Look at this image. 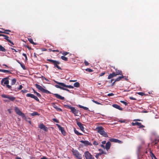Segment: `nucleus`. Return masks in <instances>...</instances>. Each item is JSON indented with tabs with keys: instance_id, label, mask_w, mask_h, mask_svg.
Instances as JSON below:
<instances>
[{
	"instance_id": "nucleus-18",
	"label": "nucleus",
	"mask_w": 159,
	"mask_h": 159,
	"mask_svg": "<svg viewBox=\"0 0 159 159\" xmlns=\"http://www.w3.org/2000/svg\"><path fill=\"white\" fill-rule=\"evenodd\" d=\"M116 75L115 72H113L112 73L110 74L108 77V79H110L114 77H116Z\"/></svg>"
},
{
	"instance_id": "nucleus-32",
	"label": "nucleus",
	"mask_w": 159,
	"mask_h": 159,
	"mask_svg": "<svg viewBox=\"0 0 159 159\" xmlns=\"http://www.w3.org/2000/svg\"><path fill=\"white\" fill-rule=\"evenodd\" d=\"M0 51H2L4 52L6 51L5 49L1 45H0Z\"/></svg>"
},
{
	"instance_id": "nucleus-36",
	"label": "nucleus",
	"mask_w": 159,
	"mask_h": 159,
	"mask_svg": "<svg viewBox=\"0 0 159 159\" xmlns=\"http://www.w3.org/2000/svg\"><path fill=\"white\" fill-rule=\"evenodd\" d=\"M28 40L30 42L32 43V44H36V43H35L34 42H33V40L31 39V38H30V39H28Z\"/></svg>"
},
{
	"instance_id": "nucleus-21",
	"label": "nucleus",
	"mask_w": 159,
	"mask_h": 159,
	"mask_svg": "<svg viewBox=\"0 0 159 159\" xmlns=\"http://www.w3.org/2000/svg\"><path fill=\"white\" fill-rule=\"evenodd\" d=\"M39 128L41 129H47V127H45L43 124H41L39 125Z\"/></svg>"
},
{
	"instance_id": "nucleus-10",
	"label": "nucleus",
	"mask_w": 159,
	"mask_h": 159,
	"mask_svg": "<svg viewBox=\"0 0 159 159\" xmlns=\"http://www.w3.org/2000/svg\"><path fill=\"white\" fill-rule=\"evenodd\" d=\"M98 132L101 135L105 137H108L107 134L106 132L104 130H98Z\"/></svg>"
},
{
	"instance_id": "nucleus-2",
	"label": "nucleus",
	"mask_w": 159,
	"mask_h": 159,
	"mask_svg": "<svg viewBox=\"0 0 159 159\" xmlns=\"http://www.w3.org/2000/svg\"><path fill=\"white\" fill-rule=\"evenodd\" d=\"M8 78L7 77L5 78H4L1 81V83L3 85H6L7 87L9 89H11V85H10L8 84L9 83V81L8 80Z\"/></svg>"
},
{
	"instance_id": "nucleus-27",
	"label": "nucleus",
	"mask_w": 159,
	"mask_h": 159,
	"mask_svg": "<svg viewBox=\"0 0 159 159\" xmlns=\"http://www.w3.org/2000/svg\"><path fill=\"white\" fill-rule=\"evenodd\" d=\"M6 31H8L9 32H11V31L9 30H5L4 32H3L2 31H0V33H5L7 34H9V33H8V32H6Z\"/></svg>"
},
{
	"instance_id": "nucleus-14",
	"label": "nucleus",
	"mask_w": 159,
	"mask_h": 159,
	"mask_svg": "<svg viewBox=\"0 0 159 159\" xmlns=\"http://www.w3.org/2000/svg\"><path fill=\"white\" fill-rule=\"evenodd\" d=\"M54 95L55 96V97L57 98L63 100L65 99L64 97L61 96V95L55 93L54 94Z\"/></svg>"
},
{
	"instance_id": "nucleus-9",
	"label": "nucleus",
	"mask_w": 159,
	"mask_h": 159,
	"mask_svg": "<svg viewBox=\"0 0 159 159\" xmlns=\"http://www.w3.org/2000/svg\"><path fill=\"white\" fill-rule=\"evenodd\" d=\"M26 96L27 97H30L34 99L37 101L39 102V99L38 98V97L33 94L28 93L26 94Z\"/></svg>"
},
{
	"instance_id": "nucleus-23",
	"label": "nucleus",
	"mask_w": 159,
	"mask_h": 159,
	"mask_svg": "<svg viewBox=\"0 0 159 159\" xmlns=\"http://www.w3.org/2000/svg\"><path fill=\"white\" fill-rule=\"evenodd\" d=\"M0 72L4 73H8V74H11V72L9 70H2V69H0Z\"/></svg>"
},
{
	"instance_id": "nucleus-64",
	"label": "nucleus",
	"mask_w": 159,
	"mask_h": 159,
	"mask_svg": "<svg viewBox=\"0 0 159 159\" xmlns=\"http://www.w3.org/2000/svg\"><path fill=\"white\" fill-rule=\"evenodd\" d=\"M41 159H48L47 157H42Z\"/></svg>"
},
{
	"instance_id": "nucleus-30",
	"label": "nucleus",
	"mask_w": 159,
	"mask_h": 159,
	"mask_svg": "<svg viewBox=\"0 0 159 159\" xmlns=\"http://www.w3.org/2000/svg\"><path fill=\"white\" fill-rule=\"evenodd\" d=\"M16 82V79H13L11 80V85H13L15 84Z\"/></svg>"
},
{
	"instance_id": "nucleus-3",
	"label": "nucleus",
	"mask_w": 159,
	"mask_h": 159,
	"mask_svg": "<svg viewBox=\"0 0 159 159\" xmlns=\"http://www.w3.org/2000/svg\"><path fill=\"white\" fill-rule=\"evenodd\" d=\"M72 152L76 159H82V155L77 150L73 149Z\"/></svg>"
},
{
	"instance_id": "nucleus-54",
	"label": "nucleus",
	"mask_w": 159,
	"mask_h": 159,
	"mask_svg": "<svg viewBox=\"0 0 159 159\" xmlns=\"http://www.w3.org/2000/svg\"><path fill=\"white\" fill-rule=\"evenodd\" d=\"M114 94L113 93H109L107 94V96L109 97H110V96H114Z\"/></svg>"
},
{
	"instance_id": "nucleus-29",
	"label": "nucleus",
	"mask_w": 159,
	"mask_h": 159,
	"mask_svg": "<svg viewBox=\"0 0 159 159\" xmlns=\"http://www.w3.org/2000/svg\"><path fill=\"white\" fill-rule=\"evenodd\" d=\"M74 131L77 135H81L83 134L82 132H79L77 130H74Z\"/></svg>"
},
{
	"instance_id": "nucleus-34",
	"label": "nucleus",
	"mask_w": 159,
	"mask_h": 159,
	"mask_svg": "<svg viewBox=\"0 0 159 159\" xmlns=\"http://www.w3.org/2000/svg\"><path fill=\"white\" fill-rule=\"evenodd\" d=\"M110 141L111 142L116 143L117 142V141H118V139L112 138L110 139Z\"/></svg>"
},
{
	"instance_id": "nucleus-55",
	"label": "nucleus",
	"mask_w": 159,
	"mask_h": 159,
	"mask_svg": "<svg viewBox=\"0 0 159 159\" xmlns=\"http://www.w3.org/2000/svg\"><path fill=\"white\" fill-rule=\"evenodd\" d=\"M93 144L94 145H98V143H97V142H96V141H94L93 142Z\"/></svg>"
},
{
	"instance_id": "nucleus-5",
	"label": "nucleus",
	"mask_w": 159,
	"mask_h": 159,
	"mask_svg": "<svg viewBox=\"0 0 159 159\" xmlns=\"http://www.w3.org/2000/svg\"><path fill=\"white\" fill-rule=\"evenodd\" d=\"M35 86L36 87V88L39 90L41 91L43 93H46L47 94H50L51 93L49 91L43 88L42 86H40V85L37 84H35Z\"/></svg>"
},
{
	"instance_id": "nucleus-13",
	"label": "nucleus",
	"mask_w": 159,
	"mask_h": 159,
	"mask_svg": "<svg viewBox=\"0 0 159 159\" xmlns=\"http://www.w3.org/2000/svg\"><path fill=\"white\" fill-rule=\"evenodd\" d=\"M55 87L57 88H59V89H62L63 90H66V91L68 92H70V91L68 89H66V88H65L64 87H61L58 85H55Z\"/></svg>"
},
{
	"instance_id": "nucleus-1",
	"label": "nucleus",
	"mask_w": 159,
	"mask_h": 159,
	"mask_svg": "<svg viewBox=\"0 0 159 159\" xmlns=\"http://www.w3.org/2000/svg\"><path fill=\"white\" fill-rule=\"evenodd\" d=\"M47 60L50 62L49 63L53 64L54 68H57L59 70L61 69V68L58 65L60 64V62L59 61L51 59H47Z\"/></svg>"
},
{
	"instance_id": "nucleus-38",
	"label": "nucleus",
	"mask_w": 159,
	"mask_h": 159,
	"mask_svg": "<svg viewBox=\"0 0 159 159\" xmlns=\"http://www.w3.org/2000/svg\"><path fill=\"white\" fill-rule=\"evenodd\" d=\"M61 133L64 135H66V132L65 130H59Z\"/></svg>"
},
{
	"instance_id": "nucleus-44",
	"label": "nucleus",
	"mask_w": 159,
	"mask_h": 159,
	"mask_svg": "<svg viewBox=\"0 0 159 159\" xmlns=\"http://www.w3.org/2000/svg\"><path fill=\"white\" fill-rule=\"evenodd\" d=\"M28 92V90L26 89H24L23 90H22L21 91V92H22L23 93H26Z\"/></svg>"
},
{
	"instance_id": "nucleus-47",
	"label": "nucleus",
	"mask_w": 159,
	"mask_h": 159,
	"mask_svg": "<svg viewBox=\"0 0 159 159\" xmlns=\"http://www.w3.org/2000/svg\"><path fill=\"white\" fill-rule=\"evenodd\" d=\"M11 49H12V50H14V51L16 52H17L18 51L19 52H20L21 51V50H19V49H18V51H17L15 49L13 48H11Z\"/></svg>"
},
{
	"instance_id": "nucleus-35",
	"label": "nucleus",
	"mask_w": 159,
	"mask_h": 159,
	"mask_svg": "<svg viewBox=\"0 0 159 159\" xmlns=\"http://www.w3.org/2000/svg\"><path fill=\"white\" fill-rule=\"evenodd\" d=\"M4 37V39L7 40L8 42L10 40L9 39V37L7 36L4 34V36H3Z\"/></svg>"
},
{
	"instance_id": "nucleus-52",
	"label": "nucleus",
	"mask_w": 159,
	"mask_h": 159,
	"mask_svg": "<svg viewBox=\"0 0 159 159\" xmlns=\"http://www.w3.org/2000/svg\"><path fill=\"white\" fill-rule=\"evenodd\" d=\"M129 99L131 100H136V98H135L132 97H130Z\"/></svg>"
},
{
	"instance_id": "nucleus-57",
	"label": "nucleus",
	"mask_w": 159,
	"mask_h": 159,
	"mask_svg": "<svg viewBox=\"0 0 159 159\" xmlns=\"http://www.w3.org/2000/svg\"><path fill=\"white\" fill-rule=\"evenodd\" d=\"M52 51L53 52H59V51L58 50H52Z\"/></svg>"
},
{
	"instance_id": "nucleus-61",
	"label": "nucleus",
	"mask_w": 159,
	"mask_h": 159,
	"mask_svg": "<svg viewBox=\"0 0 159 159\" xmlns=\"http://www.w3.org/2000/svg\"><path fill=\"white\" fill-rule=\"evenodd\" d=\"M8 42L9 43H11L12 45H14L13 43L10 40V41H9Z\"/></svg>"
},
{
	"instance_id": "nucleus-42",
	"label": "nucleus",
	"mask_w": 159,
	"mask_h": 159,
	"mask_svg": "<svg viewBox=\"0 0 159 159\" xmlns=\"http://www.w3.org/2000/svg\"><path fill=\"white\" fill-rule=\"evenodd\" d=\"M22 55L25 57V61H27L28 59H27V55H26V54L23 53L22 54Z\"/></svg>"
},
{
	"instance_id": "nucleus-62",
	"label": "nucleus",
	"mask_w": 159,
	"mask_h": 159,
	"mask_svg": "<svg viewBox=\"0 0 159 159\" xmlns=\"http://www.w3.org/2000/svg\"><path fill=\"white\" fill-rule=\"evenodd\" d=\"M119 122L120 123H124L125 122V120H119Z\"/></svg>"
},
{
	"instance_id": "nucleus-56",
	"label": "nucleus",
	"mask_w": 159,
	"mask_h": 159,
	"mask_svg": "<svg viewBox=\"0 0 159 159\" xmlns=\"http://www.w3.org/2000/svg\"><path fill=\"white\" fill-rule=\"evenodd\" d=\"M105 74V72H102V73H101V74H100L99 76H102L103 75H104Z\"/></svg>"
},
{
	"instance_id": "nucleus-12",
	"label": "nucleus",
	"mask_w": 159,
	"mask_h": 159,
	"mask_svg": "<svg viewBox=\"0 0 159 159\" xmlns=\"http://www.w3.org/2000/svg\"><path fill=\"white\" fill-rule=\"evenodd\" d=\"M52 105L53 107L56 109L57 111H62V109L58 107L54 103H52Z\"/></svg>"
},
{
	"instance_id": "nucleus-4",
	"label": "nucleus",
	"mask_w": 159,
	"mask_h": 159,
	"mask_svg": "<svg viewBox=\"0 0 159 159\" xmlns=\"http://www.w3.org/2000/svg\"><path fill=\"white\" fill-rule=\"evenodd\" d=\"M65 107L68 109H70L71 111L74 114L75 116H78L77 114L79 113V111L78 110H76L74 107H71L69 105H66Z\"/></svg>"
},
{
	"instance_id": "nucleus-63",
	"label": "nucleus",
	"mask_w": 159,
	"mask_h": 159,
	"mask_svg": "<svg viewBox=\"0 0 159 159\" xmlns=\"http://www.w3.org/2000/svg\"><path fill=\"white\" fill-rule=\"evenodd\" d=\"M29 50H30L31 49V47H30L29 46H25Z\"/></svg>"
},
{
	"instance_id": "nucleus-17",
	"label": "nucleus",
	"mask_w": 159,
	"mask_h": 159,
	"mask_svg": "<svg viewBox=\"0 0 159 159\" xmlns=\"http://www.w3.org/2000/svg\"><path fill=\"white\" fill-rule=\"evenodd\" d=\"M124 78V76L123 75H122L121 76H119L116 79L115 81L113 83L112 85H113L115 84V82L116 81H118L120 80L122 78Z\"/></svg>"
},
{
	"instance_id": "nucleus-16",
	"label": "nucleus",
	"mask_w": 159,
	"mask_h": 159,
	"mask_svg": "<svg viewBox=\"0 0 159 159\" xmlns=\"http://www.w3.org/2000/svg\"><path fill=\"white\" fill-rule=\"evenodd\" d=\"M99 151H102L101 153H97L96 154V155H95V157L97 158H98L102 154H106V153H105L104 152H103V151L101 149H99Z\"/></svg>"
},
{
	"instance_id": "nucleus-49",
	"label": "nucleus",
	"mask_w": 159,
	"mask_h": 159,
	"mask_svg": "<svg viewBox=\"0 0 159 159\" xmlns=\"http://www.w3.org/2000/svg\"><path fill=\"white\" fill-rule=\"evenodd\" d=\"M84 63L85 65L86 66H88L89 65L88 62L85 60L84 61Z\"/></svg>"
},
{
	"instance_id": "nucleus-8",
	"label": "nucleus",
	"mask_w": 159,
	"mask_h": 159,
	"mask_svg": "<svg viewBox=\"0 0 159 159\" xmlns=\"http://www.w3.org/2000/svg\"><path fill=\"white\" fill-rule=\"evenodd\" d=\"M2 97L3 98H8L11 101H13L16 99V98L14 97L11 96L4 94H2Z\"/></svg>"
},
{
	"instance_id": "nucleus-50",
	"label": "nucleus",
	"mask_w": 159,
	"mask_h": 159,
	"mask_svg": "<svg viewBox=\"0 0 159 159\" xmlns=\"http://www.w3.org/2000/svg\"><path fill=\"white\" fill-rule=\"evenodd\" d=\"M137 122H132V125L133 126H135V125H136L137 123Z\"/></svg>"
},
{
	"instance_id": "nucleus-40",
	"label": "nucleus",
	"mask_w": 159,
	"mask_h": 159,
	"mask_svg": "<svg viewBox=\"0 0 159 159\" xmlns=\"http://www.w3.org/2000/svg\"><path fill=\"white\" fill-rule=\"evenodd\" d=\"M92 102H93L95 103L96 104H98V105H102L101 103L94 100H92Z\"/></svg>"
},
{
	"instance_id": "nucleus-58",
	"label": "nucleus",
	"mask_w": 159,
	"mask_h": 159,
	"mask_svg": "<svg viewBox=\"0 0 159 159\" xmlns=\"http://www.w3.org/2000/svg\"><path fill=\"white\" fill-rule=\"evenodd\" d=\"M41 78H43V79H44L46 81L48 80L46 78H45L43 76H42L41 77Z\"/></svg>"
},
{
	"instance_id": "nucleus-46",
	"label": "nucleus",
	"mask_w": 159,
	"mask_h": 159,
	"mask_svg": "<svg viewBox=\"0 0 159 159\" xmlns=\"http://www.w3.org/2000/svg\"><path fill=\"white\" fill-rule=\"evenodd\" d=\"M95 129H104V128L102 126H99L96 127Z\"/></svg>"
},
{
	"instance_id": "nucleus-41",
	"label": "nucleus",
	"mask_w": 159,
	"mask_h": 159,
	"mask_svg": "<svg viewBox=\"0 0 159 159\" xmlns=\"http://www.w3.org/2000/svg\"><path fill=\"white\" fill-rule=\"evenodd\" d=\"M120 102L124 104L125 106H127L128 105V103L126 102L123 101H120Z\"/></svg>"
},
{
	"instance_id": "nucleus-45",
	"label": "nucleus",
	"mask_w": 159,
	"mask_h": 159,
	"mask_svg": "<svg viewBox=\"0 0 159 159\" xmlns=\"http://www.w3.org/2000/svg\"><path fill=\"white\" fill-rule=\"evenodd\" d=\"M86 70L89 72H92L93 71L90 68H87L86 69Z\"/></svg>"
},
{
	"instance_id": "nucleus-20",
	"label": "nucleus",
	"mask_w": 159,
	"mask_h": 159,
	"mask_svg": "<svg viewBox=\"0 0 159 159\" xmlns=\"http://www.w3.org/2000/svg\"><path fill=\"white\" fill-rule=\"evenodd\" d=\"M111 143L108 142H107L106 144V147H105V148L106 149L107 151L108 150L110 147V146H111Z\"/></svg>"
},
{
	"instance_id": "nucleus-51",
	"label": "nucleus",
	"mask_w": 159,
	"mask_h": 159,
	"mask_svg": "<svg viewBox=\"0 0 159 159\" xmlns=\"http://www.w3.org/2000/svg\"><path fill=\"white\" fill-rule=\"evenodd\" d=\"M36 95L38 97H41V95H40V94L39 93H38L37 92L36 93Z\"/></svg>"
},
{
	"instance_id": "nucleus-15",
	"label": "nucleus",
	"mask_w": 159,
	"mask_h": 159,
	"mask_svg": "<svg viewBox=\"0 0 159 159\" xmlns=\"http://www.w3.org/2000/svg\"><path fill=\"white\" fill-rule=\"evenodd\" d=\"M112 106L117 109H118L120 111L123 110V108L122 107H121L119 105L116 104H114L112 105Z\"/></svg>"
},
{
	"instance_id": "nucleus-19",
	"label": "nucleus",
	"mask_w": 159,
	"mask_h": 159,
	"mask_svg": "<svg viewBox=\"0 0 159 159\" xmlns=\"http://www.w3.org/2000/svg\"><path fill=\"white\" fill-rule=\"evenodd\" d=\"M116 72L115 74L116 75H122V72L121 70H117V69H115Z\"/></svg>"
},
{
	"instance_id": "nucleus-48",
	"label": "nucleus",
	"mask_w": 159,
	"mask_h": 159,
	"mask_svg": "<svg viewBox=\"0 0 159 159\" xmlns=\"http://www.w3.org/2000/svg\"><path fill=\"white\" fill-rule=\"evenodd\" d=\"M53 120L54 122H55L56 123H58L59 122L58 120L54 118L53 119Z\"/></svg>"
},
{
	"instance_id": "nucleus-26",
	"label": "nucleus",
	"mask_w": 159,
	"mask_h": 159,
	"mask_svg": "<svg viewBox=\"0 0 159 159\" xmlns=\"http://www.w3.org/2000/svg\"><path fill=\"white\" fill-rule=\"evenodd\" d=\"M63 87H66V88H70V89H73L74 88L73 86H72L70 85H66V84H64V83L63 84Z\"/></svg>"
},
{
	"instance_id": "nucleus-7",
	"label": "nucleus",
	"mask_w": 159,
	"mask_h": 159,
	"mask_svg": "<svg viewBox=\"0 0 159 159\" xmlns=\"http://www.w3.org/2000/svg\"><path fill=\"white\" fill-rule=\"evenodd\" d=\"M84 154L86 159H94L91 154L88 151L85 152Z\"/></svg>"
},
{
	"instance_id": "nucleus-59",
	"label": "nucleus",
	"mask_w": 159,
	"mask_h": 159,
	"mask_svg": "<svg viewBox=\"0 0 159 159\" xmlns=\"http://www.w3.org/2000/svg\"><path fill=\"white\" fill-rule=\"evenodd\" d=\"M83 109H84V110H89L88 108L86 107H84Z\"/></svg>"
},
{
	"instance_id": "nucleus-28",
	"label": "nucleus",
	"mask_w": 159,
	"mask_h": 159,
	"mask_svg": "<svg viewBox=\"0 0 159 159\" xmlns=\"http://www.w3.org/2000/svg\"><path fill=\"white\" fill-rule=\"evenodd\" d=\"M54 81L56 84H58L61 87H63L64 83H61V82H58L57 81L54 80Z\"/></svg>"
},
{
	"instance_id": "nucleus-25",
	"label": "nucleus",
	"mask_w": 159,
	"mask_h": 159,
	"mask_svg": "<svg viewBox=\"0 0 159 159\" xmlns=\"http://www.w3.org/2000/svg\"><path fill=\"white\" fill-rule=\"evenodd\" d=\"M77 125L79 127L80 129H83L84 127L83 124L80 122H78L77 123Z\"/></svg>"
},
{
	"instance_id": "nucleus-53",
	"label": "nucleus",
	"mask_w": 159,
	"mask_h": 159,
	"mask_svg": "<svg viewBox=\"0 0 159 159\" xmlns=\"http://www.w3.org/2000/svg\"><path fill=\"white\" fill-rule=\"evenodd\" d=\"M23 88V86L22 85H20L19 88L18 89V90H20Z\"/></svg>"
},
{
	"instance_id": "nucleus-6",
	"label": "nucleus",
	"mask_w": 159,
	"mask_h": 159,
	"mask_svg": "<svg viewBox=\"0 0 159 159\" xmlns=\"http://www.w3.org/2000/svg\"><path fill=\"white\" fill-rule=\"evenodd\" d=\"M15 111L17 114L26 118L25 114L23 113L18 107H15Z\"/></svg>"
},
{
	"instance_id": "nucleus-43",
	"label": "nucleus",
	"mask_w": 159,
	"mask_h": 159,
	"mask_svg": "<svg viewBox=\"0 0 159 159\" xmlns=\"http://www.w3.org/2000/svg\"><path fill=\"white\" fill-rule=\"evenodd\" d=\"M138 94L141 96H143L145 95V93L143 92H139L138 93Z\"/></svg>"
},
{
	"instance_id": "nucleus-24",
	"label": "nucleus",
	"mask_w": 159,
	"mask_h": 159,
	"mask_svg": "<svg viewBox=\"0 0 159 159\" xmlns=\"http://www.w3.org/2000/svg\"><path fill=\"white\" fill-rule=\"evenodd\" d=\"M30 115L32 116H34L36 115L39 116L40 115V114L39 113H38V112L36 111H34L32 113H30Z\"/></svg>"
},
{
	"instance_id": "nucleus-37",
	"label": "nucleus",
	"mask_w": 159,
	"mask_h": 159,
	"mask_svg": "<svg viewBox=\"0 0 159 159\" xmlns=\"http://www.w3.org/2000/svg\"><path fill=\"white\" fill-rule=\"evenodd\" d=\"M20 65L23 70H25L26 69L25 67L24 64L21 63Z\"/></svg>"
},
{
	"instance_id": "nucleus-11",
	"label": "nucleus",
	"mask_w": 159,
	"mask_h": 159,
	"mask_svg": "<svg viewBox=\"0 0 159 159\" xmlns=\"http://www.w3.org/2000/svg\"><path fill=\"white\" fill-rule=\"evenodd\" d=\"M80 142L84 143L85 146L92 145V144L88 141L81 140Z\"/></svg>"
},
{
	"instance_id": "nucleus-31",
	"label": "nucleus",
	"mask_w": 159,
	"mask_h": 159,
	"mask_svg": "<svg viewBox=\"0 0 159 159\" xmlns=\"http://www.w3.org/2000/svg\"><path fill=\"white\" fill-rule=\"evenodd\" d=\"M74 86L75 87L78 88L80 87V84L79 82H77L74 84Z\"/></svg>"
},
{
	"instance_id": "nucleus-60",
	"label": "nucleus",
	"mask_w": 159,
	"mask_h": 159,
	"mask_svg": "<svg viewBox=\"0 0 159 159\" xmlns=\"http://www.w3.org/2000/svg\"><path fill=\"white\" fill-rule=\"evenodd\" d=\"M141 120L139 119H135L133 120L134 121H140Z\"/></svg>"
},
{
	"instance_id": "nucleus-33",
	"label": "nucleus",
	"mask_w": 159,
	"mask_h": 159,
	"mask_svg": "<svg viewBox=\"0 0 159 159\" xmlns=\"http://www.w3.org/2000/svg\"><path fill=\"white\" fill-rule=\"evenodd\" d=\"M61 58L64 61H66L68 60V58L67 57H65V56H61Z\"/></svg>"
},
{
	"instance_id": "nucleus-22",
	"label": "nucleus",
	"mask_w": 159,
	"mask_h": 159,
	"mask_svg": "<svg viewBox=\"0 0 159 159\" xmlns=\"http://www.w3.org/2000/svg\"><path fill=\"white\" fill-rule=\"evenodd\" d=\"M136 125L138 126V127L140 129H142L145 127V126L144 125H142L141 123H140L138 122H137V124Z\"/></svg>"
},
{
	"instance_id": "nucleus-39",
	"label": "nucleus",
	"mask_w": 159,
	"mask_h": 159,
	"mask_svg": "<svg viewBox=\"0 0 159 159\" xmlns=\"http://www.w3.org/2000/svg\"><path fill=\"white\" fill-rule=\"evenodd\" d=\"M60 53H61L62 54L64 55V56H66L67 55L68 53H69V52H60Z\"/></svg>"
}]
</instances>
